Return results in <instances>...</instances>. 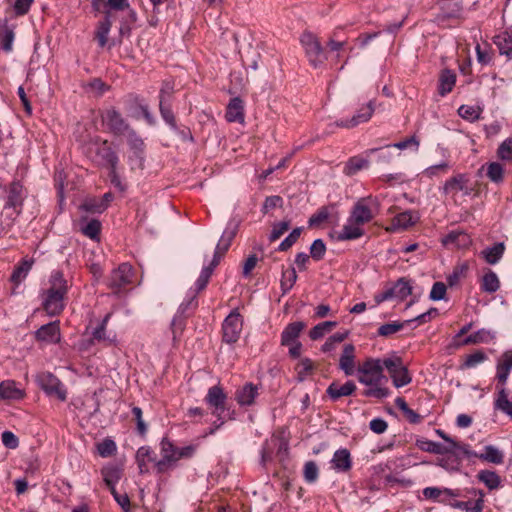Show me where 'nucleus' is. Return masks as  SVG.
I'll use <instances>...</instances> for the list:
<instances>
[{"label":"nucleus","instance_id":"1","mask_svg":"<svg viewBox=\"0 0 512 512\" xmlns=\"http://www.w3.org/2000/svg\"><path fill=\"white\" fill-rule=\"evenodd\" d=\"M357 372L358 381L369 386L362 392L363 396L384 399L391 394L389 388L380 386L382 380L387 381L384 375V359L368 357L358 366Z\"/></svg>","mask_w":512,"mask_h":512},{"label":"nucleus","instance_id":"2","mask_svg":"<svg viewBox=\"0 0 512 512\" xmlns=\"http://www.w3.org/2000/svg\"><path fill=\"white\" fill-rule=\"evenodd\" d=\"M69 286L61 270H54L49 278V287L42 294V307L49 316H57L65 308Z\"/></svg>","mask_w":512,"mask_h":512},{"label":"nucleus","instance_id":"3","mask_svg":"<svg viewBox=\"0 0 512 512\" xmlns=\"http://www.w3.org/2000/svg\"><path fill=\"white\" fill-rule=\"evenodd\" d=\"M6 193L4 211L12 210L8 214L9 222L6 223L7 227H11L15 219L22 213L24 201L27 197V190L19 180H13L4 188Z\"/></svg>","mask_w":512,"mask_h":512},{"label":"nucleus","instance_id":"4","mask_svg":"<svg viewBox=\"0 0 512 512\" xmlns=\"http://www.w3.org/2000/svg\"><path fill=\"white\" fill-rule=\"evenodd\" d=\"M438 12L434 22L441 27H451L453 23L464 18V5L462 0H436Z\"/></svg>","mask_w":512,"mask_h":512},{"label":"nucleus","instance_id":"5","mask_svg":"<svg viewBox=\"0 0 512 512\" xmlns=\"http://www.w3.org/2000/svg\"><path fill=\"white\" fill-rule=\"evenodd\" d=\"M384 368L388 371L392 383L396 388L406 386L412 382L409 370L403 364L401 357L392 355L384 358Z\"/></svg>","mask_w":512,"mask_h":512},{"label":"nucleus","instance_id":"6","mask_svg":"<svg viewBox=\"0 0 512 512\" xmlns=\"http://www.w3.org/2000/svg\"><path fill=\"white\" fill-rule=\"evenodd\" d=\"M101 118L108 132L114 136H126L133 129L115 107L104 110L101 114Z\"/></svg>","mask_w":512,"mask_h":512},{"label":"nucleus","instance_id":"7","mask_svg":"<svg viewBox=\"0 0 512 512\" xmlns=\"http://www.w3.org/2000/svg\"><path fill=\"white\" fill-rule=\"evenodd\" d=\"M375 206H377V202L372 197L360 198L352 207L348 222L361 226L371 222L375 216L373 211Z\"/></svg>","mask_w":512,"mask_h":512},{"label":"nucleus","instance_id":"8","mask_svg":"<svg viewBox=\"0 0 512 512\" xmlns=\"http://www.w3.org/2000/svg\"><path fill=\"white\" fill-rule=\"evenodd\" d=\"M243 328V318L237 309L232 310L222 323V341L236 343Z\"/></svg>","mask_w":512,"mask_h":512},{"label":"nucleus","instance_id":"9","mask_svg":"<svg viewBox=\"0 0 512 512\" xmlns=\"http://www.w3.org/2000/svg\"><path fill=\"white\" fill-rule=\"evenodd\" d=\"M300 42L312 66L316 68L324 62L323 47L316 35L312 32L305 31L300 37Z\"/></svg>","mask_w":512,"mask_h":512},{"label":"nucleus","instance_id":"10","mask_svg":"<svg viewBox=\"0 0 512 512\" xmlns=\"http://www.w3.org/2000/svg\"><path fill=\"white\" fill-rule=\"evenodd\" d=\"M39 387L48 395L56 397L60 401H65L67 391L61 381L50 372H41L36 377Z\"/></svg>","mask_w":512,"mask_h":512},{"label":"nucleus","instance_id":"11","mask_svg":"<svg viewBox=\"0 0 512 512\" xmlns=\"http://www.w3.org/2000/svg\"><path fill=\"white\" fill-rule=\"evenodd\" d=\"M132 278L133 267L129 263H122L111 272L107 285L114 294H119L132 283Z\"/></svg>","mask_w":512,"mask_h":512},{"label":"nucleus","instance_id":"12","mask_svg":"<svg viewBox=\"0 0 512 512\" xmlns=\"http://www.w3.org/2000/svg\"><path fill=\"white\" fill-rule=\"evenodd\" d=\"M375 111L374 101H369L367 104L360 107V109L351 118L337 120L328 125L329 132H333L334 127L352 129L362 123L368 122Z\"/></svg>","mask_w":512,"mask_h":512},{"label":"nucleus","instance_id":"13","mask_svg":"<svg viewBox=\"0 0 512 512\" xmlns=\"http://www.w3.org/2000/svg\"><path fill=\"white\" fill-rule=\"evenodd\" d=\"M160 446L162 458L155 463L157 474H163L175 465V455L178 448L167 437L162 438Z\"/></svg>","mask_w":512,"mask_h":512},{"label":"nucleus","instance_id":"14","mask_svg":"<svg viewBox=\"0 0 512 512\" xmlns=\"http://www.w3.org/2000/svg\"><path fill=\"white\" fill-rule=\"evenodd\" d=\"M35 340L46 344H57L61 340L60 322L58 320L42 325L34 333Z\"/></svg>","mask_w":512,"mask_h":512},{"label":"nucleus","instance_id":"15","mask_svg":"<svg viewBox=\"0 0 512 512\" xmlns=\"http://www.w3.org/2000/svg\"><path fill=\"white\" fill-rule=\"evenodd\" d=\"M198 306L196 295H194L187 303H182L179 307L178 314L173 318L171 322V330L173 339L176 340L178 336L182 334L185 328V320L187 316L185 312L188 309H195Z\"/></svg>","mask_w":512,"mask_h":512},{"label":"nucleus","instance_id":"16","mask_svg":"<svg viewBox=\"0 0 512 512\" xmlns=\"http://www.w3.org/2000/svg\"><path fill=\"white\" fill-rule=\"evenodd\" d=\"M259 396V386L252 382H247L235 391V401L241 407H249L255 404V399Z\"/></svg>","mask_w":512,"mask_h":512},{"label":"nucleus","instance_id":"17","mask_svg":"<svg viewBox=\"0 0 512 512\" xmlns=\"http://www.w3.org/2000/svg\"><path fill=\"white\" fill-rule=\"evenodd\" d=\"M496 369V388L499 389L500 387H505L509 373L512 370V350L505 351L500 356Z\"/></svg>","mask_w":512,"mask_h":512},{"label":"nucleus","instance_id":"18","mask_svg":"<svg viewBox=\"0 0 512 512\" xmlns=\"http://www.w3.org/2000/svg\"><path fill=\"white\" fill-rule=\"evenodd\" d=\"M357 390L356 384L349 380L343 385H339L337 382H332L326 389V394L332 401H338L342 397L350 396Z\"/></svg>","mask_w":512,"mask_h":512},{"label":"nucleus","instance_id":"19","mask_svg":"<svg viewBox=\"0 0 512 512\" xmlns=\"http://www.w3.org/2000/svg\"><path fill=\"white\" fill-rule=\"evenodd\" d=\"M136 463L140 474H147L150 471L149 463H156L157 456L150 446H141L136 452Z\"/></svg>","mask_w":512,"mask_h":512},{"label":"nucleus","instance_id":"20","mask_svg":"<svg viewBox=\"0 0 512 512\" xmlns=\"http://www.w3.org/2000/svg\"><path fill=\"white\" fill-rule=\"evenodd\" d=\"M14 30L15 25H9L8 19L0 18V47L6 53H10L13 50Z\"/></svg>","mask_w":512,"mask_h":512},{"label":"nucleus","instance_id":"21","mask_svg":"<svg viewBox=\"0 0 512 512\" xmlns=\"http://www.w3.org/2000/svg\"><path fill=\"white\" fill-rule=\"evenodd\" d=\"M339 368L346 376H351L355 372V346L353 344H345L343 352L339 359Z\"/></svg>","mask_w":512,"mask_h":512},{"label":"nucleus","instance_id":"22","mask_svg":"<svg viewBox=\"0 0 512 512\" xmlns=\"http://www.w3.org/2000/svg\"><path fill=\"white\" fill-rule=\"evenodd\" d=\"M127 142L130 149L133 151V155L139 161V167L143 168L145 160V143L139 136L136 130L132 129L127 135Z\"/></svg>","mask_w":512,"mask_h":512},{"label":"nucleus","instance_id":"23","mask_svg":"<svg viewBox=\"0 0 512 512\" xmlns=\"http://www.w3.org/2000/svg\"><path fill=\"white\" fill-rule=\"evenodd\" d=\"M225 118L228 122H244V104L241 98H232L226 108Z\"/></svg>","mask_w":512,"mask_h":512},{"label":"nucleus","instance_id":"24","mask_svg":"<svg viewBox=\"0 0 512 512\" xmlns=\"http://www.w3.org/2000/svg\"><path fill=\"white\" fill-rule=\"evenodd\" d=\"M304 328L305 323L302 321L289 323L281 333V345L290 346L296 342Z\"/></svg>","mask_w":512,"mask_h":512},{"label":"nucleus","instance_id":"25","mask_svg":"<svg viewBox=\"0 0 512 512\" xmlns=\"http://www.w3.org/2000/svg\"><path fill=\"white\" fill-rule=\"evenodd\" d=\"M423 496L426 499L437 501L440 503L447 504V502L444 499H440L441 495H446L448 497H459L460 496V490L459 489H450V488H439V487H426L422 491Z\"/></svg>","mask_w":512,"mask_h":512},{"label":"nucleus","instance_id":"26","mask_svg":"<svg viewBox=\"0 0 512 512\" xmlns=\"http://www.w3.org/2000/svg\"><path fill=\"white\" fill-rule=\"evenodd\" d=\"M331 463L336 471L348 472L352 467V459L349 450L346 448L336 450Z\"/></svg>","mask_w":512,"mask_h":512},{"label":"nucleus","instance_id":"27","mask_svg":"<svg viewBox=\"0 0 512 512\" xmlns=\"http://www.w3.org/2000/svg\"><path fill=\"white\" fill-rule=\"evenodd\" d=\"M388 289L392 292V298H396L399 301L405 300L413 291L411 280L406 277L399 278L391 287H388Z\"/></svg>","mask_w":512,"mask_h":512},{"label":"nucleus","instance_id":"28","mask_svg":"<svg viewBox=\"0 0 512 512\" xmlns=\"http://www.w3.org/2000/svg\"><path fill=\"white\" fill-rule=\"evenodd\" d=\"M227 393L224 391L221 385H214L208 389V392L204 398L205 403L208 407H219L220 405L227 403Z\"/></svg>","mask_w":512,"mask_h":512},{"label":"nucleus","instance_id":"29","mask_svg":"<svg viewBox=\"0 0 512 512\" xmlns=\"http://www.w3.org/2000/svg\"><path fill=\"white\" fill-rule=\"evenodd\" d=\"M469 183L468 175L465 173H459L446 180L442 192L447 195L450 193H457L458 191L466 189V184Z\"/></svg>","mask_w":512,"mask_h":512},{"label":"nucleus","instance_id":"30","mask_svg":"<svg viewBox=\"0 0 512 512\" xmlns=\"http://www.w3.org/2000/svg\"><path fill=\"white\" fill-rule=\"evenodd\" d=\"M96 155L109 166V168H117L118 156L116 152L110 147L107 140H104L96 149Z\"/></svg>","mask_w":512,"mask_h":512},{"label":"nucleus","instance_id":"31","mask_svg":"<svg viewBox=\"0 0 512 512\" xmlns=\"http://www.w3.org/2000/svg\"><path fill=\"white\" fill-rule=\"evenodd\" d=\"M34 264V259L32 258H23L13 269V272L10 276V281L15 284L19 285L23 279H25L31 270L32 266Z\"/></svg>","mask_w":512,"mask_h":512},{"label":"nucleus","instance_id":"32","mask_svg":"<svg viewBox=\"0 0 512 512\" xmlns=\"http://www.w3.org/2000/svg\"><path fill=\"white\" fill-rule=\"evenodd\" d=\"M419 217L416 212H412L410 210L401 212L397 214L392 220L393 230L402 229L406 230L409 227L415 225L418 221Z\"/></svg>","mask_w":512,"mask_h":512},{"label":"nucleus","instance_id":"33","mask_svg":"<svg viewBox=\"0 0 512 512\" xmlns=\"http://www.w3.org/2000/svg\"><path fill=\"white\" fill-rule=\"evenodd\" d=\"M445 246L454 245L457 248H466L471 244L470 236L464 231H451L442 239Z\"/></svg>","mask_w":512,"mask_h":512},{"label":"nucleus","instance_id":"34","mask_svg":"<svg viewBox=\"0 0 512 512\" xmlns=\"http://www.w3.org/2000/svg\"><path fill=\"white\" fill-rule=\"evenodd\" d=\"M456 83V74L450 69H443L439 75L438 93L445 96L450 93Z\"/></svg>","mask_w":512,"mask_h":512},{"label":"nucleus","instance_id":"35","mask_svg":"<svg viewBox=\"0 0 512 512\" xmlns=\"http://www.w3.org/2000/svg\"><path fill=\"white\" fill-rule=\"evenodd\" d=\"M365 234L361 225L347 221L342 230L337 234L338 241H349L361 238Z\"/></svg>","mask_w":512,"mask_h":512},{"label":"nucleus","instance_id":"36","mask_svg":"<svg viewBox=\"0 0 512 512\" xmlns=\"http://www.w3.org/2000/svg\"><path fill=\"white\" fill-rule=\"evenodd\" d=\"M416 446L421 451L440 455L449 454L450 452H453V448H451L450 446H446L428 439L417 440Z\"/></svg>","mask_w":512,"mask_h":512},{"label":"nucleus","instance_id":"37","mask_svg":"<svg viewBox=\"0 0 512 512\" xmlns=\"http://www.w3.org/2000/svg\"><path fill=\"white\" fill-rule=\"evenodd\" d=\"M480 288L483 292L489 294L495 293L499 290L500 280L493 270L488 269L484 273L480 281Z\"/></svg>","mask_w":512,"mask_h":512},{"label":"nucleus","instance_id":"38","mask_svg":"<svg viewBox=\"0 0 512 512\" xmlns=\"http://www.w3.org/2000/svg\"><path fill=\"white\" fill-rule=\"evenodd\" d=\"M112 27V22L110 20V14L109 12L106 13L104 18L98 23L96 32H95V38L98 41V44L101 48L105 47L108 41V35L110 32V29Z\"/></svg>","mask_w":512,"mask_h":512},{"label":"nucleus","instance_id":"39","mask_svg":"<svg viewBox=\"0 0 512 512\" xmlns=\"http://www.w3.org/2000/svg\"><path fill=\"white\" fill-rule=\"evenodd\" d=\"M505 251V245L503 242L495 243L491 247H487L481 252L484 260L491 265H494L500 261Z\"/></svg>","mask_w":512,"mask_h":512},{"label":"nucleus","instance_id":"40","mask_svg":"<svg viewBox=\"0 0 512 512\" xmlns=\"http://www.w3.org/2000/svg\"><path fill=\"white\" fill-rule=\"evenodd\" d=\"M101 474H102L103 480H104L105 484L107 485V487L109 488V490H112V488H115V485L121 479L123 470L116 465H111V466L104 467L101 470Z\"/></svg>","mask_w":512,"mask_h":512},{"label":"nucleus","instance_id":"41","mask_svg":"<svg viewBox=\"0 0 512 512\" xmlns=\"http://www.w3.org/2000/svg\"><path fill=\"white\" fill-rule=\"evenodd\" d=\"M477 479L482 482L489 490L498 489L501 486L500 476L492 470H480Z\"/></svg>","mask_w":512,"mask_h":512},{"label":"nucleus","instance_id":"42","mask_svg":"<svg viewBox=\"0 0 512 512\" xmlns=\"http://www.w3.org/2000/svg\"><path fill=\"white\" fill-rule=\"evenodd\" d=\"M477 458L496 465L502 464L504 462L503 452L493 445H486L484 447V452L478 454Z\"/></svg>","mask_w":512,"mask_h":512},{"label":"nucleus","instance_id":"43","mask_svg":"<svg viewBox=\"0 0 512 512\" xmlns=\"http://www.w3.org/2000/svg\"><path fill=\"white\" fill-rule=\"evenodd\" d=\"M110 317H111L110 313L106 314L105 317L99 323V325L93 330L92 338L90 340L91 344H94L95 342H106L109 345L112 344L113 339H110L106 335V327H107Z\"/></svg>","mask_w":512,"mask_h":512},{"label":"nucleus","instance_id":"44","mask_svg":"<svg viewBox=\"0 0 512 512\" xmlns=\"http://www.w3.org/2000/svg\"><path fill=\"white\" fill-rule=\"evenodd\" d=\"M23 397V392L18 389L14 381H3L0 383V398L7 400H18Z\"/></svg>","mask_w":512,"mask_h":512},{"label":"nucleus","instance_id":"45","mask_svg":"<svg viewBox=\"0 0 512 512\" xmlns=\"http://www.w3.org/2000/svg\"><path fill=\"white\" fill-rule=\"evenodd\" d=\"M497 393V398L494 402L495 409L502 411L512 418V401L508 399V394L505 387H500Z\"/></svg>","mask_w":512,"mask_h":512},{"label":"nucleus","instance_id":"46","mask_svg":"<svg viewBox=\"0 0 512 512\" xmlns=\"http://www.w3.org/2000/svg\"><path fill=\"white\" fill-rule=\"evenodd\" d=\"M494 338L493 333L487 329H479L478 331L468 335L462 341V345L489 343Z\"/></svg>","mask_w":512,"mask_h":512},{"label":"nucleus","instance_id":"47","mask_svg":"<svg viewBox=\"0 0 512 512\" xmlns=\"http://www.w3.org/2000/svg\"><path fill=\"white\" fill-rule=\"evenodd\" d=\"M494 43L501 55H506L509 59L512 58V35L503 32L494 38Z\"/></svg>","mask_w":512,"mask_h":512},{"label":"nucleus","instance_id":"48","mask_svg":"<svg viewBox=\"0 0 512 512\" xmlns=\"http://www.w3.org/2000/svg\"><path fill=\"white\" fill-rule=\"evenodd\" d=\"M486 176L495 184H501L504 181V167L499 162L486 163Z\"/></svg>","mask_w":512,"mask_h":512},{"label":"nucleus","instance_id":"49","mask_svg":"<svg viewBox=\"0 0 512 512\" xmlns=\"http://www.w3.org/2000/svg\"><path fill=\"white\" fill-rule=\"evenodd\" d=\"M129 99L131 103L138 107L143 115V118L147 122L148 125L153 126L156 124V119L149 111V107L147 104L143 102V99L139 95H129Z\"/></svg>","mask_w":512,"mask_h":512},{"label":"nucleus","instance_id":"50","mask_svg":"<svg viewBox=\"0 0 512 512\" xmlns=\"http://www.w3.org/2000/svg\"><path fill=\"white\" fill-rule=\"evenodd\" d=\"M368 166L369 161L367 159L354 156L347 161L344 167V173L348 176H352L356 174L358 171L367 168Z\"/></svg>","mask_w":512,"mask_h":512},{"label":"nucleus","instance_id":"51","mask_svg":"<svg viewBox=\"0 0 512 512\" xmlns=\"http://www.w3.org/2000/svg\"><path fill=\"white\" fill-rule=\"evenodd\" d=\"M410 323H411V320H405L403 322L393 321L390 323H385L378 328L377 333L379 336L389 337V336L401 331L405 327V325H408Z\"/></svg>","mask_w":512,"mask_h":512},{"label":"nucleus","instance_id":"52","mask_svg":"<svg viewBox=\"0 0 512 512\" xmlns=\"http://www.w3.org/2000/svg\"><path fill=\"white\" fill-rule=\"evenodd\" d=\"M159 112L164 122L173 131H178L176 116L172 110V103L159 104Z\"/></svg>","mask_w":512,"mask_h":512},{"label":"nucleus","instance_id":"53","mask_svg":"<svg viewBox=\"0 0 512 512\" xmlns=\"http://www.w3.org/2000/svg\"><path fill=\"white\" fill-rule=\"evenodd\" d=\"M175 93V84L173 81L165 80L159 91V104L173 103Z\"/></svg>","mask_w":512,"mask_h":512},{"label":"nucleus","instance_id":"54","mask_svg":"<svg viewBox=\"0 0 512 512\" xmlns=\"http://www.w3.org/2000/svg\"><path fill=\"white\" fill-rule=\"evenodd\" d=\"M101 222L98 219H91L82 225L80 231L83 235L89 237L92 240H98L101 233Z\"/></svg>","mask_w":512,"mask_h":512},{"label":"nucleus","instance_id":"55","mask_svg":"<svg viewBox=\"0 0 512 512\" xmlns=\"http://www.w3.org/2000/svg\"><path fill=\"white\" fill-rule=\"evenodd\" d=\"M337 326L336 321H324L317 325H315L310 331H309V337L312 340H318L322 338L327 332H330L333 328Z\"/></svg>","mask_w":512,"mask_h":512},{"label":"nucleus","instance_id":"56","mask_svg":"<svg viewBox=\"0 0 512 512\" xmlns=\"http://www.w3.org/2000/svg\"><path fill=\"white\" fill-rule=\"evenodd\" d=\"M313 361L309 358H303L295 367L297 372V381L303 382L314 371Z\"/></svg>","mask_w":512,"mask_h":512},{"label":"nucleus","instance_id":"57","mask_svg":"<svg viewBox=\"0 0 512 512\" xmlns=\"http://www.w3.org/2000/svg\"><path fill=\"white\" fill-rule=\"evenodd\" d=\"M296 281L297 273L295 268L291 267L290 269L283 271L280 283L282 294L288 293L292 289Z\"/></svg>","mask_w":512,"mask_h":512},{"label":"nucleus","instance_id":"58","mask_svg":"<svg viewBox=\"0 0 512 512\" xmlns=\"http://www.w3.org/2000/svg\"><path fill=\"white\" fill-rule=\"evenodd\" d=\"M486 360L487 355L483 351L477 350L474 353L466 356L465 361L460 365V369L465 370L474 368L478 364L483 363Z\"/></svg>","mask_w":512,"mask_h":512},{"label":"nucleus","instance_id":"59","mask_svg":"<svg viewBox=\"0 0 512 512\" xmlns=\"http://www.w3.org/2000/svg\"><path fill=\"white\" fill-rule=\"evenodd\" d=\"M469 270V264L467 262H463L454 267L453 272L448 275L447 283L450 287L455 286L460 278L465 277Z\"/></svg>","mask_w":512,"mask_h":512},{"label":"nucleus","instance_id":"60","mask_svg":"<svg viewBox=\"0 0 512 512\" xmlns=\"http://www.w3.org/2000/svg\"><path fill=\"white\" fill-rule=\"evenodd\" d=\"M131 412H132L133 418H134V420L136 422L137 434L139 436H141L142 438H144L146 436V434H147V431H148V425L143 420L142 409L140 407H138V406H133Z\"/></svg>","mask_w":512,"mask_h":512},{"label":"nucleus","instance_id":"61","mask_svg":"<svg viewBox=\"0 0 512 512\" xmlns=\"http://www.w3.org/2000/svg\"><path fill=\"white\" fill-rule=\"evenodd\" d=\"M97 451L101 457H110L117 451V446L114 440L105 438L102 442L97 444Z\"/></svg>","mask_w":512,"mask_h":512},{"label":"nucleus","instance_id":"62","mask_svg":"<svg viewBox=\"0 0 512 512\" xmlns=\"http://www.w3.org/2000/svg\"><path fill=\"white\" fill-rule=\"evenodd\" d=\"M330 216L329 207L322 206L308 220L309 227H317L328 220Z\"/></svg>","mask_w":512,"mask_h":512},{"label":"nucleus","instance_id":"63","mask_svg":"<svg viewBox=\"0 0 512 512\" xmlns=\"http://www.w3.org/2000/svg\"><path fill=\"white\" fill-rule=\"evenodd\" d=\"M99 202L100 199L96 197L86 198L79 208L85 212L100 214L104 212V205H101Z\"/></svg>","mask_w":512,"mask_h":512},{"label":"nucleus","instance_id":"64","mask_svg":"<svg viewBox=\"0 0 512 512\" xmlns=\"http://www.w3.org/2000/svg\"><path fill=\"white\" fill-rule=\"evenodd\" d=\"M497 156L501 160L512 162V137L507 138L499 145Z\"/></svg>","mask_w":512,"mask_h":512}]
</instances>
